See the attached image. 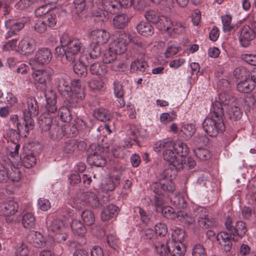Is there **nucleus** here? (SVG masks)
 <instances>
[{
    "label": "nucleus",
    "instance_id": "nucleus-1",
    "mask_svg": "<svg viewBox=\"0 0 256 256\" xmlns=\"http://www.w3.org/2000/svg\"><path fill=\"white\" fill-rule=\"evenodd\" d=\"M72 85V88L68 81L60 78L58 81V88L64 98V103L68 106L76 108L78 100H82L85 97L84 90L78 80H74Z\"/></svg>",
    "mask_w": 256,
    "mask_h": 256
},
{
    "label": "nucleus",
    "instance_id": "nucleus-2",
    "mask_svg": "<svg viewBox=\"0 0 256 256\" xmlns=\"http://www.w3.org/2000/svg\"><path fill=\"white\" fill-rule=\"evenodd\" d=\"M224 115L223 108L218 104L212 107L209 115L202 122L204 132L210 136L215 137L219 133L224 132L225 126L222 117Z\"/></svg>",
    "mask_w": 256,
    "mask_h": 256
},
{
    "label": "nucleus",
    "instance_id": "nucleus-3",
    "mask_svg": "<svg viewBox=\"0 0 256 256\" xmlns=\"http://www.w3.org/2000/svg\"><path fill=\"white\" fill-rule=\"evenodd\" d=\"M60 42L63 47H66V60L72 63L76 61L78 54L84 49V46L80 40L71 38L66 33L61 36Z\"/></svg>",
    "mask_w": 256,
    "mask_h": 256
},
{
    "label": "nucleus",
    "instance_id": "nucleus-4",
    "mask_svg": "<svg viewBox=\"0 0 256 256\" xmlns=\"http://www.w3.org/2000/svg\"><path fill=\"white\" fill-rule=\"evenodd\" d=\"M39 124L42 131L48 132L49 137L54 140H60L66 134L64 130L50 117L42 118L39 120Z\"/></svg>",
    "mask_w": 256,
    "mask_h": 256
},
{
    "label": "nucleus",
    "instance_id": "nucleus-5",
    "mask_svg": "<svg viewBox=\"0 0 256 256\" xmlns=\"http://www.w3.org/2000/svg\"><path fill=\"white\" fill-rule=\"evenodd\" d=\"M146 20L158 24V28L163 31H168L172 26L170 20L167 16L160 15L157 10H150L144 14Z\"/></svg>",
    "mask_w": 256,
    "mask_h": 256
},
{
    "label": "nucleus",
    "instance_id": "nucleus-6",
    "mask_svg": "<svg viewBox=\"0 0 256 256\" xmlns=\"http://www.w3.org/2000/svg\"><path fill=\"white\" fill-rule=\"evenodd\" d=\"M104 150V148L100 145L96 144H91L87 151L88 163L97 167L104 166L106 162L104 157L101 155Z\"/></svg>",
    "mask_w": 256,
    "mask_h": 256
},
{
    "label": "nucleus",
    "instance_id": "nucleus-7",
    "mask_svg": "<svg viewBox=\"0 0 256 256\" xmlns=\"http://www.w3.org/2000/svg\"><path fill=\"white\" fill-rule=\"evenodd\" d=\"M232 223V218L228 216L224 223L226 228L230 236H232V240L238 241V238H242L246 234L248 229L246 224L242 221H238L235 226Z\"/></svg>",
    "mask_w": 256,
    "mask_h": 256
},
{
    "label": "nucleus",
    "instance_id": "nucleus-8",
    "mask_svg": "<svg viewBox=\"0 0 256 256\" xmlns=\"http://www.w3.org/2000/svg\"><path fill=\"white\" fill-rule=\"evenodd\" d=\"M172 148H167L164 150L162 156L164 159L169 164L170 168L180 170L183 168V160L178 158L175 152Z\"/></svg>",
    "mask_w": 256,
    "mask_h": 256
},
{
    "label": "nucleus",
    "instance_id": "nucleus-9",
    "mask_svg": "<svg viewBox=\"0 0 256 256\" xmlns=\"http://www.w3.org/2000/svg\"><path fill=\"white\" fill-rule=\"evenodd\" d=\"M128 38V35L125 32H120L118 37L110 43V50L118 55L124 53L127 50Z\"/></svg>",
    "mask_w": 256,
    "mask_h": 256
},
{
    "label": "nucleus",
    "instance_id": "nucleus-10",
    "mask_svg": "<svg viewBox=\"0 0 256 256\" xmlns=\"http://www.w3.org/2000/svg\"><path fill=\"white\" fill-rule=\"evenodd\" d=\"M238 39L241 46L244 48L248 46L255 38V33L252 26H244L240 30Z\"/></svg>",
    "mask_w": 256,
    "mask_h": 256
},
{
    "label": "nucleus",
    "instance_id": "nucleus-11",
    "mask_svg": "<svg viewBox=\"0 0 256 256\" xmlns=\"http://www.w3.org/2000/svg\"><path fill=\"white\" fill-rule=\"evenodd\" d=\"M34 120L30 116H24L17 123L18 130L22 137L26 138L34 128Z\"/></svg>",
    "mask_w": 256,
    "mask_h": 256
},
{
    "label": "nucleus",
    "instance_id": "nucleus-12",
    "mask_svg": "<svg viewBox=\"0 0 256 256\" xmlns=\"http://www.w3.org/2000/svg\"><path fill=\"white\" fill-rule=\"evenodd\" d=\"M88 36L93 44L100 46L106 43L110 38L108 32L101 29L92 30L88 34Z\"/></svg>",
    "mask_w": 256,
    "mask_h": 256
},
{
    "label": "nucleus",
    "instance_id": "nucleus-13",
    "mask_svg": "<svg viewBox=\"0 0 256 256\" xmlns=\"http://www.w3.org/2000/svg\"><path fill=\"white\" fill-rule=\"evenodd\" d=\"M18 202L12 200H8L0 203V215L8 216L14 215L18 210Z\"/></svg>",
    "mask_w": 256,
    "mask_h": 256
},
{
    "label": "nucleus",
    "instance_id": "nucleus-14",
    "mask_svg": "<svg viewBox=\"0 0 256 256\" xmlns=\"http://www.w3.org/2000/svg\"><path fill=\"white\" fill-rule=\"evenodd\" d=\"M54 73V71L52 68H46L44 70H37L34 76L36 81L46 87L50 82Z\"/></svg>",
    "mask_w": 256,
    "mask_h": 256
},
{
    "label": "nucleus",
    "instance_id": "nucleus-15",
    "mask_svg": "<svg viewBox=\"0 0 256 256\" xmlns=\"http://www.w3.org/2000/svg\"><path fill=\"white\" fill-rule=\"evenodd\" d=\"M5 26L8 30L6 38H9L18 34L24 27V24L22 21L16 20H8L5 22Z\"/></svg>",
    "mask_w": 256,
    "mask_h": 256
},
{
    "label": "nucleus",
    "instance_id": "nucleus-16",
    "mask_svg": "<svg viewBox=\"0 0 256 256\" xmlns=\"http://www.w3.org/2000/svg\"><path fill=\"white\" fill-rule=\"evenodd\" d=\"M18 48L22 54L30 55L34 52L36 48L35 40L30 36L25 37L19 42Z\"/></svg>",
    "mask_w": 256,
    "mask_h": 256
},
{
    "label": "nucleus",
    "instance_id": "nucleus-17",
    "mask_svg": "<svg viewBox=\"0 0 256 256\" xmlns=\"http://www.w3.org/2000/svg\"><path fill=\"white\" fill-rule=\"evenodd\" d=\"M95 4L100 3L106 12L112 14L118 12L120 9V4L116 0H93Z\"/></svg>",
    "mask_w": 256,
    "mask_h": 256
},
{
    "label": "nucleus",
    "instance_id": "nucleus-18",
    "mask_svg": "<svg viewBox=\"0 0 256 256\" xmlns=\"http://www.w3.org/2000/svg\"><path fill=\"white\" fill-rule=\"evenodd\" d=\"M238 98L232 95L230 92H223L219 94L218 96V100L216 102L212 104V106L214 105H216L218 104H220L221 108H222V104L224 106H228L234 105L237 104Z\"/></svg>",
    "mask_w": 256,
    "mask_h": 256
},
{
    "label": "nucleus",
    "instance_id": "nucleus-19",
    "mask_svg": "<svg viewBox=\"0 0 256 256\" xmlns=\"http://www.w3.org/2000/svg\"><path fill=\"white\" fill-rule=\"evenodd\" d=\"M52 56V53L50 48H42L36 52L34 60L38 64H46L50 62Z\"/></svg>",
    "mask_w": 256,
    "mask_h": 256
},
{
    "label": "nucleus",
    "instance_id": "nucleus-20",
    "mask_svg": "<svg viewBox=\"0 0 256 256\" xmlns=\"http://www.w3.org/2000/svg\"><path fill=\"white\" fill-rule=\"evenodd\" d=\"M46 100V108L48 113H54L57 110L56 106V94L53 90H48L45 93Z\"/></svg>",
    "mask_w": 256,
    "mask_h": 256
},
{
    "label": "nucleus",
    "instance_id": "nucleus-21",
    "mask_svg": "<svg viewBox=\"0 0 256 256\" xmlns=\"http://www.w3.org/2000/svg\"><path fill=\"white\" fill-rule=\"evenodd\" d=\"M27 108L24 110V116H30L32 118L38 114V104L36 100L34 98H30L27 100Z\"/></svg>",
    "mask_w": 256,
    "mask_h": 256
},
{
    "label": "nucleus",
    "instance_id": "nucleus-22",
    "mask_svg": "<svg viewBox=\"0 0 256 256\" xmlns=\"http://www.w3.org/2000/svg\"><path fill=\"white\" fill-rule=\"evenodd\" d=\"M119 208L116 205L109 204L104 208L101 212V220L106 222L110 220V218L116 216L118 214Z\"/></svg>",
    "mask_w": 256,
    "mask_h": 256
},
{
    "label": "nucleus",
    "instance_id": "nucleus-23",
    "mask_svg": "<svg viewBox=\"0 0 256 256\" xmlns=\"http://www.w3.org/2000/svg\"><path fill=\"white\" fill-rule=\"evenodd\" d=\"M170 254L171 256H184L186 248L182 242H169Z\"/></svg>",
    "mask_w": 256,
    "mask_h": 256
},
{
    "label": "nucleus",
    "instance_id": "nucleus-24",
    "mask_svg": "<svg viewBox=\"0 0 256 256\" xmlns=\"http://www.w3.org/2000/svg\"><path fill=\"white\" fill-rule=\"evenodd\" d=\"M198 223L200 226L204 228H211L215 226V220L211 216L198 212L197 215Z\"/></svg>",
    "mask_w": 256,
    "mask_h": 256
},
{
    "label": "nucleus",
    "instance_id": "nucleus-25",
    "mask_svg": "<svg viewBox=\"0 0 256 256\" xmlns=\"http://www.w3.org/2000/svg\"><path fill=\"white\" fill-rule=\"evenodd\" d=\"M20 158L22 164L26 168H31L36 163V156L30 151L23 154Z\"/></svg>",
    "mask_w": 256,
    "mask_h": 256
},
{
    "label": "nucleus",
    "instance_id": "nucleus-26",
    "mask_svg": "<svg viewBox=\"0 0 256 256\" xmlns=\"http://www.w3.org/2000/svg\"><path fill=\"white\" fill-rule=\"evenodd\" d=\"M92 16L96 18L98 21L104 22L106 20L108 19L106 17V12L104 8L103 10L98 8L99 5L101 6V4H95L93 2V0H92Z\"/></svg>",
    "mask_w": 256,
    "mask_h": 256
},
{
    "label": "nucleus",
    "instance_id": "nucleus-27",
    "mask_svg": "<svg viewBox=\"0 0 256 256\" xmlns=\"http://www.w3.org/2000/svg\"><path fill=\"white\" fill-rule=\"evenodd\" d=\"M136 28L140 34L144 36H151L154 33V28L149 22H140L136 25Z\"/></svg>",
    "mask_w": 256,
    "mask_h": 256
},
{
    "label": "nucleus",
    "instance_id": "nucleus-28",
    "mask_svg": "<svg viewBox=\"0 0 256 256\" xmlns=\"http://www.w3.org/2000/svg\"><path fill=\"white\" fill-rule=\"evenodd\" d=\"M171 148L174 150L176 154L182 158L186 157L189 153L188 147L185 143L182 142H174L172 141Z\"/></svg>",
    "mask_w": 256,
    "mask_h": 256
},
{
    "label": "nucleus",
    "instance_id": "nucleus-29",
    "mask_svg": "<svg viewBox=\"0 0 256 256\" xmlns=\"http://www.w3.org/2000/svg\"><path fill=\"white\" fill-rule=\"evenodd\" d=\"M82 198L84 202L92 208H97L100 205L98 198L93 192H86L83 193Z\"/></svg>",
    "mask_w": 256,
    "mask_h": 256
},
{
    "label": "nucleus",
    "instance_id": "nucleus-30",
    "mask_svg": "<svg viewBox=\"0 0 256 256\" xmlns=\"http://www.w3.org/2000/svg\"><path fill=\"white\" fill-rule=\"evenodd\" d=\"M168 176L166 171H164L160 174V181L154 182L152 184V188L157 195H164V182H162V180L168 178Z\"/></svg>",
    "mask_w": 256,
    "mask_h": 256
},
{
    "label": "nucleus",
    "instance_id": "nucleus-31",
    "mask_svg": "<svg viewBox=\"0 0 256 256\" xmlns=\"http://www.w3.org/2000/svg\"><path fill=\"white\" fill-rule=\"evenodd\" d=\"M71 228L73 232L78 236L83 238L86 232V229L84 225L80 220H74L70 224Z\"/></svg>",
    "mask_w": 256,
    "mask_h": 256
},
{
    "label": "nucleus",
    "instance_id": "nucleus-32",
    "mask_svg": "<svg viewBox=\"0 0 256 256\" xmlns=\"http://www.w3.org/2000/svg\"><path fill=\"white\" fill-rule=\"evenodd\" d=\"M255 87L254 83L250 80L240 81L237 84L236 88L238 91L242 93H249L252 92Z\"/></svg>",
    "mask_w": 256,
    "mask_h": 256
},
{
    "label": "nucleus",
    "instance_id": "nucleus-33",
    "mask_svg": "<svg viewBox=\"0 0 256 256\" xmlns=\"http://www.w3.org/2000/svg\"><path fill=\"white\" fill-rule=\"evenodd\" d=\"M48 230L54 233L64 230V229H66V228L64 222L59 218L50 220V222L48 223Z\"/></svg>",
    "mask_w": 256,
    "mask_h": 256
},
{
    "label": "nucleus",
    "instance_id": "nucleus-34",
    "mask_svg": "<svg viewBox=\"0 0 256 256\" xmlns=\"http://www.w3.org/2000/svg\"><path fill=\"white\" fill-rule=\"evenodd\" d=\"M61 106L58 111V116L60 118V120L66 122H70L72 119L71 112L70 110V106Z\"/></svg>",
    "mask_w": 256,
    "mask_h": 256
},
{
    "label": "nucleus",
    "instance_id": "nucleus-35",
    "mask_svg": "<svg viewBox=\"0 0 256 256\" xmlns=\"http://www.w3.org/2000/svg\"><path fill=\"white\" fill-rule=\"evenodd\" d=\"M129 21V18L126 14H122L116 16L113 19L114 26L119 29L124 28Z\"/></svg>",
    "mask_w": 256,
    "mask_h": 256
},
{
    "label": "nucleus",
    "instance_id": "nucleus-36",
    "mask_svg": "<svg viewBox=\"0 0 256 256\" xmlns=\"http://www.w3.org/2000/svg\"><path fill=\"white\" fill-rule=\"evenodd\" d=\"M170 200L174 206L178 209H184L186 207V201L180 194L172 195L170 196Z\"/></svg>",
    "mask_w": 256,
    "mask_h": 256
},
{
    "label": "nucleus",
    "instance_id": "nucleus-37",
    "mask_svg": "<svg viewBox=\"0 0 256 256\" xmlns=\"http://www.w3.org/2000/svg\"><path fill=\"white\" fill-rule=\"evenodd\" d=\"M195 132V128L192 124L184 125L180 130V136L184 140L190 139Z\"/></svg>",
    "mask_w": 256,
    "mask_h": 256
},
{
    "label": "nucleus",
    "instance_id": "nucleus-38",
    "mask_svg": "<svg viewBox=\"0 0 256 256\" xmlns=\"http://www.w3.org/2000/svg\"><path fill=\"white\" fill-rule=\"evenodd\" d=\"M60 12H62V10H54L50 11L46 14L44 18L46 19L48 26L54 27L56 25Z\"/></svg>",
    "mask_w": 256,
    "mask_h": 256
},
{
    "label": "nucleus",
    "instance_id": "nucleus-39",
    "mask_svg": "<svg viewBox=\"0 0 256 256\" xmlns=\"http://www.w3.org/2000/svg\"><path fill=\"white\" fill-rule=\"evenodd\" d=\"M94 115L96 119L104 122L110 120L112 118L110 112L104 108L98 109L94 112Z\"/></svg>",
    "mask_w": 256,
    "mask_h": 256
},
{
    "label": "nucleus",
    "instance_id": "nucleus-40",
    "mask_svg": "<svg viewBox=\"0 0 256 256\" xmlns=\"http://www.w3.org/2000/svg\"><path fill=\"white\" fill-rule=\"evenodd\" d=\"M176 216L181 222L188 225L193 224L195 222L194 217L190 213L180 210L177 212Z\"/></svg>",
    "mask_w": 256,
    "mask_h": 256
},
{
    "label": "nucleus",
    "instance_id": "nucleus-41",
    "mask_svg": "<svg viewBox=\"0 0 256 256\" xmlns=\"http://www.w3.org/2000/svg\"><path fill=\"white\" fill-rule=\"evenodd\" d=\"M74 72L78 76L85 77L88 74V70L86 66L82 62V58H80V60L76 62L73 66Z\"/></svg>",
    "mask_w": 256,
    "mask_h": 256
},
{
    "label": "nucleus",
    "instance_id": "nucleus-42",
    "mask_svg": "<svg viewBox=\"0 0 256 256\" xmlns=\"http://www.w3.org/2000/svg\"><path fill=\"white\" fill-rule=\"evenodd\" d=\"M22 223L25 228L30 229L34 228L36 223L34 216L30 212L26 213L22 217Z\"/></svg>",
    "mask_w": 256,
    "mask_h": 256
},
{
    "label": "nucleus",
    "instance_id": "nucleus-43",
    "mask_svg": "<svg viewBox=\"0 0 256 256\" xmlns=\"http://www.w3.org/2000/svg\"><path fill=\"white\" fill-rule=\"evenodd\" d=\"M234 76L240 81L246 80L250 76L249 70L244 67L236 68L234 71Z\"/></svg>",
    "mask_w": 256,
    "mask_h": 256
},
{
    "label": "nucleus",
    "instance_id": "nucleus-44",
    "mask_svg": "<svg viewBox=\"0 0 256 256\" xmlns=\"http://www.w3.org/2000/svg\"><path fill=\"white\" fill-rule=\"evenodd\" d=\"M148 68V64L144 60L140 59L132 62L130 65L132 70L142 72H146Z\"/></svg>",
    "mask_w": 256,
    "mask_h": 256
},
{
    "label": "nucleus",
    "instance_id": "nucleus-45",
    "mask_svg": "<svg viewBox=\"0 0 256 256\" xmlns=\"http://www.w3.org/2000/svg\"><path fill=\"white\" fill-rule=\"evenodd\" d=\"M235 105H232L228 107L227 114L230 119L237 120L241 118L242 112L240 108Z\"/></svg>",
    "mask_w": 256,
    "mask_h": 256
},
{
    "label": "nucleus",
    "instance_id": "nucleus-46",
    "mask_svg": "<svg viewBox=\"0 0 256 256\" xmlns=\"http://www.w3.org/2000/svg\"><path fill=\"white\" fill-rule=\"evenodd\" d=\"M76 140H69L66 142L63 146L62 150L64 154L71 155L76 152Z\"/></svg>",
    "mask_w": 256,
    "mask_h": 256
},
{
    "label": "nucleus",
    "instance_id": "nucleus-47",
    "mask_svg": "<svg viewBox=\"0 0 256 256\" xmlns=\"http://www.w3.org/2000/svg\"><path fill=\"white\" fill-rule=\"evenodd\" d=\"M156 211L160 212L162 214L168 219H174L176 216L174 209L170 206H162L156 208Z\"/></svg>",
    "mask_w": 256,
    "mask_h": 256
},
{
    "label": "nucleus",
    "instance_id": "nucleus-48",
    "mask_svg": "<svg viewBox=\"0 0 256 256\" xmlns=\"http://www.w3.org/2000/svg\"><path fill=\"white\" fill-rule=\"evenodd\" d=\"M82 218L84 223L87 226H92L95 222V216L92 211L85 210L81 214Z\"/></svg>",
    "mask_w": 256,
    "mask_h": 256
},
{
    "label": "nucleus",
    "instance_id": "nucleus-49",
    "mask_svg": "<svg viewBox=\"0 0 256 256\" xmlns=\"http://www.w3.org/2000/svg\"><path fill=\"white\" fill-rule=\"evenodd\" d=\"M20 148V145L18 142H10L6 148V154L14 158L16 156H18V151Z\"/></svg>",
    "mask_w": 256,
    "mask_h": 256
},
{
    "label": "nucleus",
    "instance_id": "nucleus-50",
    "mask_svg": "<svg viewBox=\"0 0 256 256\" xmlns=\"http://www.w3.org/2000/svg\"><path fill=\"white\" fill-rule=\"evenodd\" d=\"M86 3L85 0H74L72 8V12L78 15L85 9Z\"/></svg>",
    "mask_w": 256,
    "mask_h": 256
},
{
    "label": "nucleus",
    "instance_id": "nucleus-51",
    "mask_svg": "<svg viewBox=\"0 0 256 256\" xmlns=\"http://www.w3.org/2000/svg\"><path fill=\"white\" fill-rule=\"evenodd\" d=\"M172 236L173 238V242H182L185 236L184 232L180 228L175 227L173 228Z\"/></svg>",
    "mask_w": 256,
    "mask_h": 256
},
{
    "label": "nucleus",
    "instance_id": "nucleus-52",
    "mask_svg": "<svg viewBox=\"0 0 256 256\" xmlns=\"http://www.w3.org/2000/svg\"><path fill=\"white\" fill-rule=\"evenodd\" d=\"M195 155L200 160H206L210 158V154L208 150L198 148L194 150Z\"/></svg>",
    "mask_w": 256,
    "mask_h": 256
},
{
    "label": "nucleus",
    "instance_id": "nucleus-53",
    "mask_svg": "<svg viewBox=\"0 0 256 256\" xmlns=\"http://www.w3.org/2000/svg\"><path fill=\"white\" fill-rule=\"evenodd\" d=\"M222 20L223 24V30L224 32H230L234 28V25L231 23L232 17L230 14L222 16Z\"/></svg>",
    "mask_w": 256,
    "mask_h": 256
},
{
    "label": "nucleus",
    "instance_id": "nucleus-54",
    "mask_svg": "<svg viewBox=\"0 0 256 256\" xmlns=\"http://www.w3.org/2000/svg\"><path fill=\"white\" fill-rule=\"evenodd\" d=\"M118 55L116 54L114 51L110 50V47L109 50L106 52L104 54L102 60L104 64H110L113 62L116 59L118 58L117 56Z\"/></svg>",
    "mask_w": 256,
    "mask_h": 256
},
{
    "label": "nucleus",
    "instance_id": "nucleus-55",
    "mask_svg": "<svg viewBox=\"0 0 256 256\" xmlns=\"http://www.w3.org/2000/svg\"><path fill=\"white\" fill-rule=\"evenodd\" d=\"M172 144V140L170 138L164 139L160 141L155 144L154 147V150L156 152H160L162 148L164 150L167 148H171Z\"/></svg>",
    "mask_w": 256,
    "mask_h": 256
},
{
    "label": "nucleus",
    "instance_id": "nucleus-56",
    "mask_svg": "<svg viewBox=\"0 0 256 256\" xmlns=\"http://www.w3.org/2000/svg\"><path fill=\"white\" fill-rule=\"evenodd\" d=\"M155 248L156 252L160 256H167L170 254L169 242H167V244H161L158 243L155 244Z\"/></svg>",
    "mask_w": 256,
    "mask_h": 256
},
{
    "label": "nucleus",
    "instance_id": "nucleus-57",
    "mask_svg": "<svg viewBox=\"0 0 256 256\" xmlns=\"http://www.w3.org/2000/svg\"><path fill=\"white\" fill-rule=\"evenodd\" d=\"M116 185L114 180L112 178H108L102 184V188L106 192L112 191L114 190Z\"/></svg>",
    "mask_w": 256,
    "mask_h": 256
},
{
    "label": "nucleus",
    "instance_id": "nucleus-58",
    "mask_svg": "<svg viewBox=\"0 0 256 256\" xmlns=\"http://www.w3.org/2000/svg\"><path fill=\"white\" fill-rule=\"evenodd\" d=\"M192 256H206L204 246L200 244H194L192 249Z\"/></svg>",
    "mask_w": 256,
    "mask_h": 256
},
{
    "label": "nucleus",
    "instance_id": "nucleus-59",
    "mask_svg": "<svg viewBox=\"0 0 256 256\" xmlns=\"http://www.w3.org/2000/svg\"><path fill=\"white\" fill-rule=\"evenodd\" d=\"M21 172L18 168H12L11 171H8V180L12 182H18L21 178Z\"/></svg>",
    "mask_w": 256,
    "mask_h": 256
},
{
    "label": "nucleus",
    "instance_id": "nucleus-60",
    "mask_svg": "<svg viewBox=\"0 0 256 256\" xmlns=\"http://www.w3.org/2000/svg\"><path fill=\"white\" fill-rule=\"evenodd\" d=\"M141 238L144 240H152L156 238V236L154 230L152 228L142 229L140 233Z\"/></svg>",
    "mask_w": 256,
    "mask_h": 256
},
{
    "label": "nucleus",
    "instance_id": "nucleus-61",
    "mask_svg": "<svg viewBox=\"0 0 256 256\" xmlns=\"http://www.w3.org/2000/svg\"><path fill=\"white\" fill-rule=\"evenodd\" d=\"M241 60L252 66H256V54H244L240 56Z\"/></svg>",
    "mask_w": 256,
    "mask_h": 256
},
{
    "label": "nucleus",
    "instance_id": "nucleus-62",
    "mask_svg": "<svg viewBox=\"0 0 256 256\" xmlns=\"http://www.w3.org/2000/svg\"><path fill=\"white\" fill-rule=\"evenodd\" d=\"M167 231V226L164 224L158 223L154 226V233H156V236L159 235L164 236L166 234Z\"/></svg>",
    "mask_w": 256,
    "mask_h": 256
},
{
    "label": "nucleus",
    "instance_id": "nucleus-63",
    "mask_svg": "<svg viewBox=\"0 0 256 256\" xmlns=\"http://www.w3.org/2000/svg\"><path fill=\"white\" fill-rule=\"evenodd\" d=\"M90 72L92 74L100 76L104 74L102 66L98 62L92 64L90 68Z\"/></svg>",
    "mask_w": 256,
    "mask_h": 256
},
{
    "label": "nucleus",
    "instance_id": "nucleus-64",
    "mask_svg": "<svg viewBox=\"0 0 256 256\" xmlns=\"http://www.w3.org/2000/svg\"><path fill=\"white\" fill-rule=\"evenodd\" d=\"M28 252L27 246L24 244H22L20 246H17L16 254L17 256H27L28 254Z\"/></svg>",
    "mask_w": 256,
    "mask_h": 256
}]
</instances>
